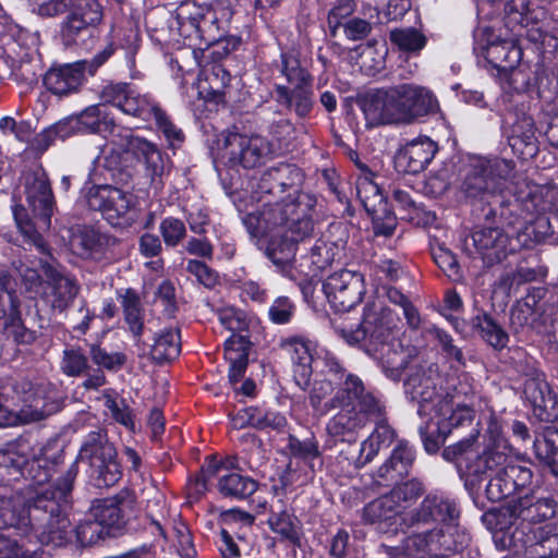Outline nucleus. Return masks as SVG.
Here are the masks:
<instances>
[{
    "mask_svg": "<svg viewBox=\"0 0 558 558\" xmlns=\"http://www.w3.org/2000/svg\"><path fill=\"white\" fill-rule=\"evenodd\" d=\"M500 550H512L526 558H551L558 555V533L554 526L544 525L535 530L517 529L512 532H498L493 536Z\"/></svg>",
    "mask_w": 558,
    "mask_h": 558,
    "instance_id": "14",
    "label": "nucleus"
},
{
    "mask_svg": "<svg viewBox=\"0 0 558 558\" xmlns=\"http://www.w3.org/2000/svg\"><path fill=\"white\" fill-rule=\"evenodd\" d=\"M504 205V203H501ZM548 209L545 203L538 201V196L535 192L530 191L526 196H519L509 202L507 207L502 206L500 216L507 218L515 214L517 217H522L523 211L532 214L534 211L541 213Z\"/></svg>",
    "mask_w": 558,
    "mask_h": 558,
    "instance_id": "57",
    "label": "nucleus"
},
{
    "mask_svg": "<svg viewBox=\"0 0 558 558\" xmlns=\"http://www.w3.org/2000/svg\"><path fill=\"white\" fill-rule=\"evenodd\" d=\"M59 507L43 493L34 501L21 494L0 496V529L16 527L25 531L34 527L38 531L41 543L62 546L70 541L71 535L66 531L57 530V524L48 515L58 511Z\"/></svg>",
    "mask_w": 558,
    "mask_h": 558,
    "instance_id": "6",
    "label": "nucleus"
},
{
    "mask_svg": "<svg viewBox=\"0 0 558 558\" xmlns=\"http://www.w3.org/2000/svg\"><path fill=\"white\" fill-rule=\"evenodd\" d=\"M181 352L180 331L177 328H166L155 336L150 354L159 363L169 362Z\"/></svg>",
    "mask_w": 558,
    "mask_h": 558,
    "instance_id": "44",
    "label": "nucleus"
},
{
    "mask_svg": "<svg viewBox=\"0 0 558 558\" xmlns=\"http://www.w3.org/2000/svg\"><path fill=\"white\" fill-rule=\"evenodd\" d=\"M205 78L202 82L201 93L220 100L225 95V90L231 81L229 72L220 64H213L204 72Z\"/></svg>",
    "mask_w": 558,
    "mask_h": 558,
    "instance_id": "51",
    "label": "nucleus"
},
{
    "mask_svg": "<svg viewBox=\"0 0 558 558\" xmlns=\"http://www.w3.org/2000/svg\"><path fill=\"white\" fill-rule=\"evenodd\" d=\"M513 165L506 159L473 158L462 172L460 191L466 198L490 203L499 201L504 181L511 174Z\"/></svg>",
    "mask_w": 558,
    "mask_h": 558,
    "instance_id": "11",
    "label": "nucleus"
},
{
    "mask_svg": "<svg viewBox=\"0 0 558 558\" xmlns=\"http://www.w3.org/2000/svg\"><path fill=\"white\" fill-rule=\"evenodd\" d=\"M404 393L417 404L420 416H429L437 426L438 437L447 436L461 426L470 425L475 416V389L468 376L457 380H442L433 362H421L411 371L404 381Z\"/></svg>",
    "mask_w": 558,
    "mask_h": 558,
    "instance_id": "2",
    "label": "nucleus"
},
{
    "mask_svg": "<svg viewBox=\"0 0 558 558\" xmlns=\"http://www.w3.org/2000/svg\"><path fill=\"white\" fill-rule=\"evenodd\" d=\"M0 322L8 336L16 342H28L32 335L22 324L19 302L12 292L11 277L7 272H0Z\"/></svg>",
    "mask_w": 558,
    "mask_h": 558,
    "instance_id": "25",
    "label": "nucleus"
},
{
    "mask_svg": "<svg viewBox=\"0 0 558 558\" xmlns=\"http://www.w3.org/2000/svg\"><path fill=\"white\" fill-rule=\"evenodd\" d=\"M77 460L88 466L87 473L97 487H110L121 477L117 450L100 430L85 437Z\"/></svg>",
    "mask_w": 558,
    "mask_h": 558,
    "instance_id": "12",
    "label": "nucleus"
},
{
    "mask_svg": "<svg viewBox=\"0 0 558 558\" xmlns=\"http://www.w3.org/2000/svg\"><path fill=\"white\" fill-rule=\"evenodd\" d=\"M523 397L533 407L534 414L542 421L551 422L558 417V403L545 380L544 374L531 368L524 375Z\"/></svg>",
    "mask_w": 558,
    "mask_h": 558,
    "instance_id": "21",
    "label": "nucleus"
},
{
    "mask_svg": "<svg viewBox=\"0 0 558 558\" xmlns=\"http://www.w3.org/2000/svg\"><path fill=\"white\" fill-rule=\"evenodd\" d=\"M29 446L26 441L10 442L0 448V468L20 472L27 462Z\"/></svg>",
    "mask_w": 558,
    "mask_h": 558,
    "instance_id": "55",
    "label": "nucleus"
},
{
    "mask_svg": "<svg viewBox=\"0 0 558 558\" xmlns=\"http://www.w3.org/2000/svg\"><path fill=\"white\" fill-rule=\"evenodd\" d=\"M437 150V144L429 137H417L405 144L396 155V169L403 173H418L433 160Z\"/></svg>",
    "mask_w": 558,
    "mask_h": 558,
    "instance_id": "28",
    "label": "nucleus"
},
{
    "mask_svg": "<svg viewBox=\"0 0 558 558\" xmlns=\"http://www.w3.org/2000/svg\"><path fill=\"white\" fill-rule=\"evenodd\" d=\"M118 300L123 310L124 322L130 332L138 341L144 330V313L141 299L133 289L118 291Z\"/></svg>",
    "mask_w": 558,
    "mask_h": 558,
    "instance_id": "39",
    "label": "nucleus"
},
{
    "mask_svg": "<svg viewBox=\"0 0 558 558\" xmlns=\"http://www.w3.org/2000/svg\"><path fill=\"white\" fill-rule=\"evenodd\" d=\"M302 181V171L296 166L279 163L263 173L257 184V193L277 196L289 191L284 198L293 199L298 195H306L299 191Z\"/></svg>",
    "mask_w": 558,
    "mask_h": 558,
    "instance_id": "23",
    "label": "nucleus"
},
{
    "mask_svg": "<svg viewBox=\"0 0 558 558\" xmlns=\"http://www.w3.org/2000/svg\"><path fill=\"white\" fill-rule=\"evenodd\" d=\"M472 241L487 264L498 263L504 259L508 253L514 252L517 246L512 240L499 228H483L472 234Z\"/></svg>",
    "mask_w": 558,
    "mask_h": 558,
    "instance_id": "30",
    "label": "nucleus"
},
{
    "mask_svg": "<svg viewBox=\"0 0 558 558\" xmlns=\"http://www.w3.org/2000/svg\"><path fill=\"white\" fill-rule=\"evenodd\" d=\"M15 222L24 238L40 253H47V244L35 223L27 217L23 207H16L13 211Z\"/></svg>",
    "mask_w": 558,
    "mask_h": 558,
    "instance_id": "59",
    "label": "nucleus"
},
{
    "mask_svg": "<svg viewBox=\"0 0 558 558\" xmlns=\"http://www.w3.org/2000/svg\"><path fill=\"white\" fill-rule=\"evenodd\" d=\"M133 512L134 498L129 492L97 500L92 508V517L100 522L109 535L121 531Z\"/></svg>",
    "mask_w": 558,
    "mask_h": 558,
    "instance_id": "22",
    "label": "nucleus"
},
{
    "mask_svg": "<svg viewBox=\"0 0 558 558\" xmlns=\"http://www.w3.org/2000/svg\"><path fill=\"white\" fill-rule=\"evenodd\" d=\"M185 11H189L190 15L187 19L198 34L205 32V29L215 28L218 25L216 12L206 2H182L179 15L182 16Z\"/></svg>",
    "mask_w": 558,
    "mask_h": 558,
    "instance_id": "47",
    "label": "nucleus"
},
{
    "mask_svg": "<svg viewBox=\"0 0 558 558\" xmlns=\"http://www.w3.org/2000/svg\"><path fill=\"white\" fill-rule=\"evenodd\" d=\"M235 428L253 426L255 428H266L269 426H279L283 422V417L276 413L266 412L262 409L250 407L236 413L232 418Z\"/></svg>",
    "mask_w": 558,
    "mask_h": 558,
    "instance_id": "46",
    "label": "nucleus"
},
{
    "mask_svg": "<svg viewBox=\"0 0 558 558\" xmlns=\"http://www.w3.org/2000/svg\"><path fill=\"white\" fill-rule=\"evenodd\" d=\"M160 234L167 246H177L185 236L186 228L182 220L168 217L160 222Z\"/></svg>",
    "mask_w": 558,
    "mask_h": 558,
    "instance_id": "63",
    "label": "nucleus"
},
{
    "mask_svg": "<svg viewBox=\"0 0 558 558\" xmlns=\"http://www.w3.org/2000/svg\"><path fill=\"white\" fill-rule=\"evenodd\" d=\"M225 356L230 362L229 380L238 384L244 376L247 366V354L242 336H230L225 341Z\"/></svg>",
    "mask_w": 558,
    "mask_h": 558,
    "instance_id": "45",
    "label": "nucleus"
},
{
    "mask_svg": "<svg viewBox=\"0 0 558 558\" xmlns=\"http://www.w3.org/2000/svg\"><path fill=\"white\" fill-rule=\"evenodd\" d=\"M556 507V501L550 496H541L536 490H531L514 497L498 511L486 512L483 521L493 531V535L517 529L529 532L535 530L531 524L551 519Z\"/></svg>",
    "mask_w": 558,
    "mask_h": 558,
    "instance_id": "9",
    "label": "nucleus"
},
{
    "mask_svg": "<svg viewBox=\"0 0 558 558\" xmlns=\"http://www.w3.org/2000/svg\"><path fill=\"white\" fill-rule=\"evenodd\" d=\"M345 242L341 239L335 241L330 235L324 234L311 247V251L304 260L308 263L307 277H316L320 271L329 267L335 260H340L343 256Z\"/></svg>",
    "mask_w": 558,
    "mask_h": 558,
    "instance_id": "32",
    "label": "nucleus"
},
{
    "mask_svg": "<svg viewBox=\"0 0 558 558\" xmlns=\"http://www.w3.org/2000/svg\"><path fill=\"white\" fill-rule=\"evenodd\" d=\"M272 154V144L258 134L229 133L225 137V157L232 166L252 169Z\"/></svg>",
    "mask_w": 558,
    "mask_h": 558,
    "instance_id": "18",
    "label": "nucleus"
},
{
    "mask_svg": "<svg viewBox=\"0 0 558 558\" xmlns=\"http://www.w3.org/2000/svg\"><path fill=\"white\" fill-rule=\"evenodd\" d=\"M218 489L223 496L244 499L256 492L257 483L239 473H230L219 478Z\"/></svg>",
    "mask_w": 558,
    "mask_h": 558,
    "instance_id": "48",
    "label": "nucleus"
},
{
    "mask_svg": "<svg viewBox=\"0 0 558 558\" xmlns=\"http://www.w3.org/2000/svg\"><path fill=\"white\" fill-rule=\"evenodd\" d=\"M522 48L514 38H504L489 41L486 48V59L499 72L509 70L520 64L522 60Z\"/></svg>",
    "mask_w": 558,
    "mask_h": 558,
    "instance_id": "35",
    "label": "nucleus"
},
{
    "mask_svg": "<svg viewBox=\"0 0 558 558\" xmlns=\"http://www.w3.org/2000/svg\"><path fill=\"white\" fill-rule=\"evenodd\" d=\"M53 463L44 457L27 458L23 470L20 471L29 480L27 497L34 501L36 496L43 493L48 500L56 501L60 507L56 513H48L50 520L57 524V530L66 531L71 535V522L68 518V509L71 505L73 482L76 477V468L72 465L56 483L50 484Z\"/></svg>",
    "mask_w": 558,
    "mask_h": 558,
    "instance_id": "8",
    "label": "nucleus"
},
{
    "mask_svg": "<svg viewBox=\"0 0 558 558\" xmlns=\"http://www.w3.org/2000/svg\"><path fill=\"white\" fill-rule=\"evenodd\" d=\"M86 133H106L110 132V141L113 134H118L120 128H117L109 118L106 105H93L84 109L75 118L60 122L56 125V131L61 137L70 134V131Z\"/></svg>",
    "mask_w": 558,
    "mask_h": 558,
    "instance_id": "24",
    "label": "nucleus"
},
{
    "mask_svg": "<svg viewBox=\"0 0 558 558\" xmlns=\"http://www.w3.org/2000/svg\"><path fill=\"white\" fill-rule=\"evenodd\" d=\"M331 379H316L310 392V403L319 415L340 409L327 423L329 436L341 441L355 440L366 426L368 417L380 414L379 398L368 390L363 380L348 372L339 361L324 354L317 362Z\"/></svg>",
    "mask_w": 558,
    "mask_h": 558,
    "instance_id": "1",
    "label": "nucleus"
},
{
    "mask_svg": "<svg viewBox=\"0 0 558 558\" xmlns=\"http://www.w3.org/2000/svg\"><path fill=\"white\" fill-rule=\"evenodd\" d=\"M514 493L510 477L505 475V466L492 474L485 486L486 497L493 502L500 501Z\"/></svg>",
    "mask_w": 558,
    "mask_h": 558,
    "instance_id": "58",
    "label": "nucleus"
},
{
    "mask_svg": "<svg viewBox=\"0 0 558 558\" xmlns=\"http://www.w3.org/2000/svg\"><path fill=\"white\" fill-rule=\"evenodd\" d=\"M389 38L400 50L409 53H418L427 41L426 37L413 27L392 29Z\"/></svg>",
    "mask_w": 558,
    "mask_h": 558,
    "instance_id": "53",
    "label": "nucleus"
},
{
    "mask_svg": "<svg viewBox=\"0 0 558 558\" xmlns=\"http://www.w3.org/2000/svg\"><path fill=\"white\" fill-rule=\"evenodd\" d=\"M75 535L82 546H92L109 533L97 519L92 517V519H85L76 526Z\"/></svg>",
    "mask_w": 558,
    "mask_h": 558,
    "instance_id": "60",
    "label": "nucleus"
},
{
    "mask_svg": "<svg viewBox=\"0 0 558 558\" xmlns=\"http://www.w3.org/2000/svg\"><path fill=\"white\" fill-rule=\"evenodd\" d=\"M89 356L95 365L99 369H106L109 372H118L124 367L128 357L125 353L116 351L108 352L99 343H93L88 348Z\"/></svg>",
    "mask_w": 558,
    "mask_h": 558,
    "instance_id": "54",
    "label": "nucleus"
},
{
    "mask_svg": "<svg viewBox=\"0 0 558 558\" xmlns=\"http://www.w3.org/2000/svg\"><path fill=\"white\" fill-rule=\"evenodd\" d=\"M441 533L438 530L412 534L408 536L400 546L396 547L395 556L407 558H423L425 555L438 548Z\"/></svg>",
    "mask_w": 558,
    "mask_h": 558,
    "instance_id": "41",
    "label": "nucleus"
},
{
    "mask_svg": "<svg viewBox=\"0 0 558 558\" xmlns=\"http://www.w3.org/2000/svg\"><path fill=\"white\" fill-rule=\"evenodd\" d=\"M380 414L377 417H368L367 423L374 422V432L361 444L360 454L355 461L357 468L369 463L378 453L380 447L389 446L395 439V432L386 420V405L379 399Z\"/></svg>",
    "mask_w": 558,
    "mask_h": 558,
    "instance_id": "31",
    "label": "nucleus"
},
{
    "mask_svg": "<svg viewBox=\"0 0 558 558\" xmlns=\"http://www.w3.org/2000/svg\"><path fill=\"white\" fill-rule=\"evenodd\" d=\"M276 92L278 102L292 109L298 117L305 118L311 112L314 105L312 83L294 86L292 89L278 85Z\"/></svg>",
    "mask_w": 558,
    "mask_h": 558,
    "instance_id": "38",
    "label": "nucleus"
},
{
    "mask_svg": "<svg viewBox=\"0 0 558 558\" xmlns=\"http://www.w3.org/2000/svg\"><path fill=\"white\" fill-rule=\"evenodd\" d=\"M281 73L293 87L312 83L307 72L300 66L299 60L286 53H281Z\"/></svg>",
    "mask_w": 558,
    "mask_h": 558,
    "instance_id": "62",
    "label": "nucleus"
},
{
    "mask_svg": "<svg viewBox=\"0 0 558 558\" xmlns=\"http://www.w3.org/2000/svg\"><path fill=\"white\" fill-rule=\"evenodd\" d=\"M105 102L119 108L123 113L144 122H155L157 131L162 133L170 146L175 147L184 141V134L153 97L141 94L128 83H110L100 93Z\"/></svg>",
    "mask_w": 558,
    "mask_h": 558,
    "instance_id": "7",
    "label": "nucleus"
},
{
    "mask_svg": "<svg viewBox=\"0 0 558 558\" xmlns=\"http://www.w3.org/2000/svg\"><path fill=\"white\" fill-rule=\"evenodd\" d=\"M323 290L336 312H349L362 301L365 293L364 278L357 271L340 269L325 279Z\"/></svg>",
    "mask_w": 558,
    "mask_h": 558,
    "instance_id": "17",
    "label": "nucleus"
},
{
    "mask_svg": "<svg viewBox=\"0 0 558 558\" xmlns=\"http://www.w3.org/2000/svg\"><path fill=\"white\" fill-rule=\"evenodd\" d=\"M281 347L289 353L293 363V379L295 384L303 390H305L311 380L313 371L316 372V379H333L330 375L322 369V366L317 365L318 360L324 354H329L335 361L338 359L329 351L322 349L315 350V345L308 339L303 337H290L281 342Z\"/></svg>",
    "mask_w": 558,
    "mask_h": 558,
    "instance_id": "16",
    "label": "nucleus"
},
{
    "mask_svg": "<svg viewBox=\"0 0 558 558\" xmlns=\"http://www.w3.org/2000/svg\"><path fill=\"white\" fill-rule=\"evenodd\" d=\"M405 506L387 493L363 508V521L380 533H397L403 525H412L404 515Z\"/></svg>",
    "mask_w": 558,
    "mask_h": 558,
    "instance_id": "20",
    "label": "nucleus"
},
{
    "mask_svg": "<svg viewBox=\"0 0 558 558\" xmlns=\"http://www.w3.org/2000/svg\"><path fill=\"white\" fill-rule=\"evenodd\" d=\"M294 312L295 305L288 296H278L268 308V317L276 325H284L291 322Z\"/></svg>",
    "mask_w": 558,
    "mask_h": 558,
    "instance_id": "64",
    "label": "nucleus"
},
{
    "mask_svg": "<svg viewBox=\"0 0 558 558\" xmlns=\"http://www.w3.org/2000/svg\"><path fill=\"white\" fill-rule=\"evenodd\" d=\"M509 144L521 158H530L537 153L535 128L531 118H523L512 129Z\"/></svg>",
    "mask_w": 558,
    "mask_h": 558,
    "instance_id": "43",
    "label": "nucleus"
},
{
    "mask_svg": "<svg viewBox=\"0 0 558 558\" xmlns=\"http://www.w3.org/2000/svg\"><path fill=\"white\" fill-rule=\"evenodd\" d=\"M476 435L460 440L456 445L444 450V457L448 460H459L465 462L470 472L474 474H485L488 471L496 472L507 465V454L499 447H488L487 450L478 454L474 450Z\"/></svg>",
    "mask_w": 558,
    "mask_h": 558,
    "instance_id": "19",
    "label": "nucleus"
},
{
    "mask_svg": "<svg viewBox=\"0 0 558 558\" xmlns=\"http://www.w3.org/2000/svg\"><path fill=\"white\" fill-rule=\"evenodd\" d=\"M458 517L456 504L438 494L427 495L411 514V524L448 522Z\"/></svg>",
    "mask_w": 558,
    "mask_h": 558,
    "instance_id": "33",
    "label": "nucleus"
},
{
    "mask_svg": "<svg viewBox=\"0 0 558 558\" xmlns=\"http://www.w3.org/2000/svg\"><path fill=\"white\" fill-rule=\"evenodd\" d=\"M26 201L39 219V229L50 228L54 199L48 179L44 173L32 174L26 179Z\"/></svg>",
    "mask_w": 558,
    "mask_h": 558,
    "instance_id": "27",
    "label": "nucleus"
},
{
    "mask_svg": "<svg viewBox=\"0 0 558 558\" xmlns=\"http://www.w3.org/2000/svg\"><path fill=\"white\" fill-rule=\"evenodd\" d=\"M362 171L356 179V195L365 210L372 216H377L385 209L384 197L379 186L373 181V173L366 167H362Z\"/></svg>",
    "mask_w": 558,
    "mask_h": 558,
    "instance_id": "42",
    "label": "nucleus"
},
{
    "mask_svg": "<svg viewBox=\"0 0 558 558\" xmlns=\"http://www.w3.org/2000/svg\"><path fill=\"white\" fill-rule=\"evenodd\" d=\"M109 239L92 228H80L72 234L70 245L76 255L83 258H95L104 252Z\"/></svg>",
    "mask_w": 558,
    "mask_h": 558,
    "instance_id": "40",
    "label": "nucleus"
},
{
    "mask_svg": "<svg viewBox=\"0 0 558 558\" xmlns=\"http://www.w3.org/2000/svg\"><path fill=\"white\" fill-rule=\"evenodd\" d=\"M438 101L427 87L400 84L369 93L362 104L367 119L377 123H412L434 112Z\"/></svg>",
    "mask_w": 558,
    "mask_h": 558,
    "instance_id": "5",
    "label": "nucleus"
},
{
    "mask_svg": "<svg viewBox=\"0 0 558 558\" xmlns=\"http://www.w3.org/2000/svg\"><path fill=\"white\" fill-rule=\"evenodd\" d=\"M424 493V486L418 480H410L396 485L388 494L392 499L405 506V509Z\"/></svg>",
    "mask_w": 558,
    "mask_h": 558,
    "instance_id": "61",
    "label": "nucleus"
},
{
    "mask_svg": "<svg viewBox=\"0 0 558 558\" xmlns=\"http://www.w3.org/2000/svg\"><path fill=\"white\" fill-rule=\"evenodd\" d=\"M399 317L381 304H367L360 327L341 336L348 343L364 342L366 353L376 360L388 377L398 379L411 359L416 356L414 347L400 340Z\"/></svg>",
    "mask_w": 558,
    "mask_h": 558,
    "instance_id": "4",
    "label": "nucleus"
},
{
    "mask_svg": "<svg viewBox=\"0 0 558 558\" xmlns=\"http://www.w3.org/2000/svg\"><path fill=\"white\" fill-rule=\"evenodd\" d=\"M13 409L0 400V426L38 422L58 409L56 390L49 383L21 379L12 386Z\"/></svg>",
    "mask_w": 558,
    "mask_h": 558,
    "instance_id": "10",
    "label": "nucleus"
},
{
    "mask_svg": "<svg viewBox=\"0 0 558 558\" xmlns=\"http://www.w3.org/2000/svg\"><path fill=\"white\" fill-rule=\"evenodd\" d=\"M113 51L112 45H108L90 61L80 60L49 69L44 76L46 88L59 96L77 92L85 81L86 73L94 75Z\"/></svg>",
    "mask_w": 558,
    "mask_h": 558,
    "instance_id": "15",
    "label": "nucleus"
},
{
    "mask_svg": "<svg viewBox=\"0 0 558 558\" xmlns=\"http://www.w3.org/2000/svg\"><path fill=\"white\" fill-rule=\"evenodd\" d=\"M48 284L51 289V304L53 308L63 311L75 299L78 293V286L74 278L59 269L48 267L45 270Z\"/></svg>",
    "mask_w": 558,
    "mask_h": 558,
    "instance_id": "34",
    "label": "nucleus"
},
{
    "mask_svg": "<svg viewBox=\"0 0 558 558\" xmlns=\"http://www.w3.org/2000/svg\"><path fill=\"white\" fill-rule=\"evenodd\" d=\"M109 144L112 154L119 155V165L126 166L133 160L144 166V172L153 184L159 183L167 171V161L159 147L129 130H119Z\"/></svg>",
    "mask_w": 558,
    "mask_h": 558,
    "instance_id": "13",
    "label": "nucleus"
},
{
    "mask_svg": "<svg viewBox=\"0 0 558 558\" xmlns=\"http://www.w3.org/2000/svg\"><path fill=\"white\" fill-rule=\"evenodd\" d=\"M60 371L68 377H83L90 371L88 357L77 345H66L61 355Z\"/></svg>",
    "mask_w": 558,
    "mask_h": 558,
    "instance_id": "49",
    "label": "nucleus"
},
{
    "mask_svg": "<svg viewBox=\"0 0 558 558\" xmlns=\"http://www.w3.org/2000/svg\"><path fill=\"white\" fill-rule=\"evenodd\" d=\"M473 326L492 347L502 349L507 345L509 339L507 332L488 314L475 316Z\"/></svg>",
    "mask_w": 558,
    "mask_h": 558,
    "instance_id": "52",
    "label": "nucleus"
},
{
    "mask_svg": "<svg viewBox=\"0 0 558 558\" xmlns=\"http://www.w3.org/2000/svg\"><path fill=\"white\" fill-rule=\"evenodd\" d=\"M315 199L311 195H298L293 199L264 201L258 213L248 214L243 223L248 233L257 238L267 257L286 269L293 260L296 245L314 232L311 211Z\"/></svg>",
    "mask_w": 558,
    "mask_h": 558,
    "instance_id": "3",
    "label": "nucleus"
},
{
    "mask_svg": "<svg viewBox=\"0 0 558 558\" xmlns=\"http://www.w3.org/2000/svg\"><path fill=\"white\" fill-rule=\"evenodd\" d=\"M551 234L550 223L546 217H537L517 233V242L523 247H531L543 242Z\"/></svg>",
    "mask_w": 558,
    "mask_h": 558,
    "instance_id": "56",
    "label": "nucleus"
},
{
    "mask_svg": "<svg viewBox=\"0 0 558 558\" xmlns=\"http://www.w3.org/2000/svg\"><path fill=\"white\" fill-rule=\"evenodd\" d=\"M62 24V38L66 45L76 44L77 37L102 20L100 2H72Z\"/></svg>",
    "mask_w": 558,
    "mask_h": 558,
    "instance_id": "26",
    "label": "nucleus"
},
{
    "mask_svg": "<svg viewBox=\"0 0 558 558\" xmlns=\"http://www.w3.org/2000/svg\"><path fill=\"white\" fill-rule=\"evenodd\" d=\"M504 11L508 25H521L527 28V39L541 46L547 32L534 25L545 16V10L542 7L536 2H505Z\"/></svg>",
    "mask_w": 558,
    "mask_h": 558,
    "instance_id": "29",
    "label": "nucleus"
},
{
    "mask_svg": "<svg viewBox=\"0 0 558 558\" xmlns=\"http://www.w3.org/2000/svg\"><path fill=\"white\" fill-rule=\"evenodd\" d=\"M267 524L271 532L279 536L281 542L300 546L302 524L293 513L288 510H271L267 519Z\"/></svg>",
    "mask_w": 558,
    "mask_h": 558,
    "instance_id": "37",
    "label": "nucleus"
},
{
    "mask_svg": "<svg viewBox=\"0 0 558 558\" xmlns=\"http://www.w3.org/2000/svg\"><path fill=\"white\" fill-rule=\"evenodd\" d=\"M415 458V452L405 441H400L390 458L378 469V477L397 481L408 474Z\"/></svg>",
    "mask_w": 558,
    "mask_h": 558,
    "instance_id": "36",
    "label": "nucleus"
},
{
    "mask_svg": "<svg viewBox=\"0 0 558 558\" xmlns=\"http://www.w3.org/2000/svg\"><path fill=\"white\" fill-rule=\"evenodd\" d=\"M537 458L549 465L551 472L558 475V430L548 428L534 441Z\"/></svg>",
    "mask_w": 558,
    "mask_h": 558,
    "instance_id": "50",
    "label": "nucleus"
}]
</instances>
